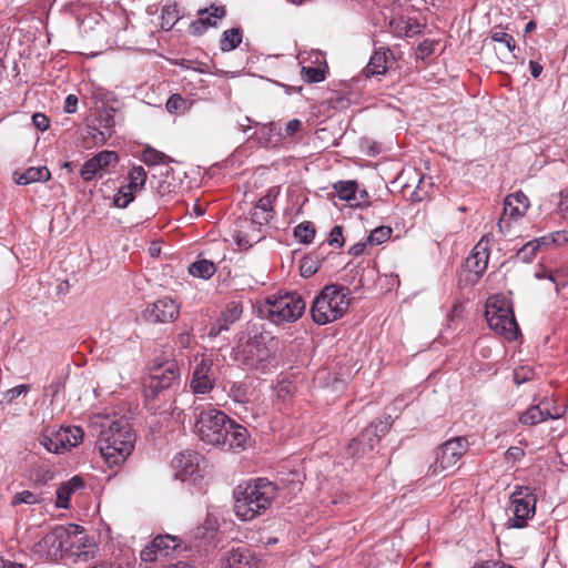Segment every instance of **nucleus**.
<instances>
[{
	"mask_svg": "<svg viewBox=\"0 0 568 568\" xmlns=\"http://www.w3.org/2000/svg\"><path fill=\"white\" fill-rule=\"evenodd\" d=\"M278 495L277 486L266 478H255L237 485L233 491L234 511L241 520L263 515Z\"/></svg>",
	"mask_w": 568,
	"mask_h": 568,
	"instance_id": "obj_1",
	"label": "nucleus"
},
{
	"mask_svg": "<svg viewBox=\"0 0 568 568\" xmlns=\"http://www.w3.org/2000/svg\"><path fill=\"white\" fill-rule=\"evenodd\" d=\"M135 443L129 419L124 416L114 419L106 418L101 424L98 439L102 457L110 465H121L132 454Z\"/></svg>",
	"mask_w": 568,
	"mask_h": 568,
	"instance_id": "obj_2",
	"label": "nucleus"
},
{
	"mask_svg": "<svg viewBox=\"0 0 568 568\" xmlns=\"http://www.w3.org/2000/svg\"><path fill=\"white\" fill-rule=\"evenodd\" d=\"M278 339L265 329L255 328L248 333L245 343L237 345L236 358L250 368L264 367L274 358Z\"/></svg>",
	"mask_w": 568,
	"mask_h": 568,
	"instance_id": "obj_3",
	"label": "nucleus"
},
{
	"mask_svg": "<svg viewBox=\"0 0 568 568\" xmlns=\"http://www.w3.org/2000/svg\"><path fill=\"white\" fill-rule=\"evenodd\" d=\"M349 288L338 284L326 285L314 298L311 315L318 325L341 318L349 306Z\"/></svg>",
	"mask_w": 568,
	"mask_h": 568,
	"instance_id": "obj_4",
	"label": "nucleus"
},
{
	"mask_svg": "<svg viewBox=\"0 0 568 568\" xmlns=\"http://www.w3.org/2000/svg\"><path fill=\"white\" fill-rule=\"evenodd\" d=\"M180 369L175 361H166L152 368L144 384L146 407L156 409V400H165L171 387L179 383Z\"/></svg>",
	"mask_w": 568,
	"mask_h": 568,
	"instance_id": "obj_5",
	"label": "nucleus"
},
{
	"mask_svg": "<svg viewBox=\"0 0 568 568\" xmlns=\"http://www.w3.org/2000/svg\"><path fill=\"white\" fill-rule=\"evenodd\" d=\"M485 316L489 327L509 341L517 338L519 327L511 304L504 296H493L486 302Z\"/></svg>",
	"mask_w": 568,
	"mask_h": 568,
	"instance_id": "obj_6",
	"label": "nucleus"
},
{
	"mask_svg": "<svg viewBox=\"0 0 568 568\" xmlns=\"http://www.w3.org/2000/svg\"><path fill=\"white\" fill-rule=\"evenodd\" d=\"M537 497L528 486H515L509 496V504L506 508L508 515L507 525L510 528L521 529L535 516Z\"/></svg>",
	"mask_w": 568,
	"mask_h": 568,
	"instance_id": "obj_7",
	"label": "nucleus"
},
{
	"mask_svg": "<svg viewBox=\"0 0 568 568\" xmlns=\"http://www.w3.org/2000/svg\"><path fill=\"white\" fill-rule=\"evenodd\" d=\"M390 416L373 420L358 436L351 439L344 449V456L361 459L367 456L392 427Z\"/></svg>",
	"mask_w": 568,
	"mask_h": 568,
	"instance_id": "obj_8",
	"label": "nucleus"
},
{
	"mask_svg": "<svg viewBox=\"0 0 568 568\" xmlns=\"http://www.w3.org/2000/svg\"><path fill=\"white\" fill-rule=\"evenodd\" d=\"M226 423H230V416L216 408L201 409L195 418V433L199 438L209 445L217 446L225 443Z\"/></svg>",
	"mask_w": 568,
	"mask_h": 568,
	"instance_id": "obj_9",
	"label": "nucleus"
},
{
	"mask_svg": "<svg viewBox=\"0 0 568 568\" xmlns=\"http://www.w3.org/2000/svg\"><path fill=\"white\" fill-rule=\"evenodd\" d=\"M266 304L270 321L277 325L296 322L306 308L305 301L295 292L270 296Z\"/></svg>",
	"mask_w": 568,
	"mask_h": 568,
	"instance_id": "obj_10",
	"label": "nucleus"
},
{
	"mask_svg": "<svg viewBox=\"0 0 568 568\" xmlns=\"http://www.w3.org/2000/svg\"><path fill=\"white\" fill-rule=\"evenodd\" d=\"M70 534L62 526H55L51 531L45 534L41 540L33 546V552L39 558L45 560H55L62 557L63 548L69 542Z\"/></svg>",
	"mask_w": 568,
	"mask_h": 568,
	"instance_id": "obj_11",
	"label": "nucleus"
},
{
	"mask_svg": "<svg viewBox=\"0 0 568 568\" xmlns=\"http://www.w3.org/2000/svg\"><path fill=\"white\" fill-rule=\"evenodd\" d=\"M469 448L466 437L459 436L446 440L436 450L435 471L453 469Z\"/></svg>",
	"mask_w": 568,
	"mask_h": 568,
	"instance_id": "obj_12",
	"label": "nucleus"
},
{
	"mask_svg": "<svg viewBox=\"0 0 568 568\" xmlns=\"http://www.w3.org/2000/svg\"><path fill=\"white\" fill-rule=\"evenodd\" d=\"M180 315V304L170 296H163L146 305L142 312L145 322L152 324L172 323Z\"/></svg>",
	"mask_w": 568,
	"mask_h": 568,
	"instance_id": "obj_13",
	"label": "nucleus"
},
{
	"mask_svg": "<svg viewBox=\"0 0 568 568\" xmlns=\"http://www.w3.org/2000/svg\"><path fill=\"white\" fill-rule=\"evenodd\" d=\"M213 361L202 356L195 359L194 367L190 379V388L196 395H205L210 393L215 385L213 376Z\"/></svg>",
	"mask_w": 568,
	"mask_h": 568,
	"instance_id": "obj_14",
	"label": "nucleus"
},
{
	"mask_svg": "<svg viewBox=\"0 0 568 568\" xmlns=\"http://www.w3.org/2000/svg\"><path fill=\"white\" fill-rule=\"evenodd\" d=\"M119 156L114 151H101L87 160L80 170V175L85 182L94 180L97 176H102L103 173L111 166L116 164Z\"/></svg>",
	"mask_w": 568,
	"mask_h": 568,
	"instance_id": "obj_15",
	"label": "nucleus"
},
{
	"mask_svg": "<svg viewBox=\"0 0 568 568\" xmlns=\"http://www.w3.org/2000/svg\"><path fill=\"white\" fill-rule=\"evenodd\" d=\"M202 456L194 450H184L179 453L172 460V467L175 470L174 477L182 481L187 479L196 480Z\"/></svg>",
	"mask_w": 568,
	"mask_h": 568,
	"instance_id": "obj_16",
	"label": "nucleus"
},
{
	"mask_svg": "<svg viewBox=\"0 0 568 568\" xmlns=\"http://www.w3.org/2000/svg\"><path fill=\"white\" fill-rule=\"evenodd\" d=\"M226 14L225 7L211 6L199 10L200 18L192 21L189 31L193 36H202L210 27H216L217 21Z\"/></svg>",
	"mask_w": 568,
	"mask_h": 568,
	"instance_id": "obj_17",
	"label": "nucleus"
},
{
	"mask_svg": "<svg viewBox=\"0 0 568 568\" xmlns=\"http://www.w3.org/2000/svg\"><path fill=\"white\" fill-rule=\"evenodd\" d=\"M250 439V434L246 427L237 424L230 417V423H226L225 443L217 444L223 450H243Z\"/></svg>",
	"mask_w": 568,
	"mask_h": 568,
	"instance_id": "obj_18",
	"label": "nucleus"
},
{
	"mask_svg": "<svg viewBox=\"0 0 568 568\" xmlns=\"http://www.w3.org/2000/svg\"><path fill=\"white\" fill-rule=\"evenodd\" d=\"M278 193V186L270 187L265 195L256 202L251 213V220L253 223L265 225L272 220L274 213L273 203L276 200Z\"/></svg>",
	"mask_w": 568,
	"mask_h": 568,
	"instance_id": "obj_19",
	"label": "nucleus"
},
{
	"mask_svg": "<svg viewBox=\"0 0 568 568\" xmlns=\"http://www.w3.org/2000/svg\"><path fill=\"white\" fill-rule=\"evenodd\" d=\"M488 244L489 235H484L467 258V266L475 274L476 278H479L487 268L489 257Z\"/></svg>",
	"mask_w": 568,
	"mask_h": 568,
	"instance_id": "obj_20",
	"label": "nucleus"
},
{
	"mask_svg": "<svg viewBox=\"0 0 568 568\" xmlns=\"http://www.w3.org/2000/svg\"><path fill=\"white\" fill-rule=\"evenodd\" d=\"M389 59L394 60V53L388 47L376 49L364 69L366 77L371 78L386 73Z\"/></svg>",
	"mask_w": 568,
	"mask_h": 568,
	"instance_id": "obj_21",
	"label": "nucleus"
},
{
	"mask_svg": "<svg viewBox=\"0 0 568 568\" xmlns=\"http://www.w3.org/2000/svg\"><path fill=\"white\" fill-rule=\"evenodd\" d=\"M529 207L528 197L523 192L509 194L504 201V214L517 220L525 215Z\"/></svg>",
	"mask_w": 568,
	"mask_h": 568,
	"instance_id": "obj_22",
	"label": "nucleus"
},
{
	"mask_svg": "<svg viewBox=\"0 0 568 568\" xmlns=\"http://www.w3.org/2000/svg\"><path fill=\"white\" fill-rule=\"evenodd\" d=\"M84 487V481L81 476H73L68 481L63 483L57 489V500L55 506L58 508L68 509L70 507V499L72 494L82 489Z\"/></svg>",
	"mask_w": 568,
	"mask_h": 568,
	"instance_id": "obj_23",
	"label": "nucleus"
},
{
	"mask_svg": "<svg viewBox=\"0 0 568 568\" xmlns=\"http://www.w3.org/2000/svg\"><path fill=\"white\" fill-rule=\"evenodd\" d=\"M227 568H251L253 556L246 547L232 548L224 554Z\"/></svg>",
	"mask_w": 568,
	"mask_h": 568,
	"instance_id": "obj_24",
	"label": "nucleus"
},
{
	"mask_svg": "<svg viewBox=\"0 0 568 568\" xmlns=\"http://www.w3.org/2000/svg\"><path fill=\"white\" fill-rule=\"evenodd\" d=\"M227 396L235 405L246 409V405L251 402V392L247 384L242 382H229L225 386Z\"/></svg>",
	"mask_w": 568,
	"mask_h": 568,
	"instance_id": "obj_25",
	"label": "nucleus"
},
{
	"mask_svg": "<svg viewBox=\"0 0 568 568\" xmlns=\"http://www.w3.org/2000/svg\"><path fill=\"white\" fill-rule=\"evenodd\" d=\"M51 178V173L47 166H31L23 173L19 174L16 182L20 185H28L34 182H47Z\"/></svg>",
	"mask_w": 568,
	"mask_h": 568,
	"instance_id": "obj_26",
	"label": "nucleus"
},
{
	"mask_svg": "<svg viewBox=\"0 0 568 568\" xmlns=\"http://www.w3.org/2000/svg\"><path fill=\"white\" fill-rule=\"evenodd\" d=\"M216 272V266L212 261L199 258L189 266V273L199 278L209 280Z\"/></svg>",
	"mask_w": 568,
	"mask_h": 568,
	"instance_id": "obj_27",
	"label": "nucleus"
},
{
	"mask_svg": "<svg viewBox=\"0 0 568 568\" xmlns=\"http://www.w3.org/2000/svg\"><path fill=\"white\" fill-rule=\"evenodd\" d=\"M243 32L241 28H231L225 30L220 39L221 51L229 52L236 49L241 44Z\"/></svg>",
	"mask_w": 568,
	"mask_h": 568,
	"instance_id": "obj_28",
	"label": "nucleus"
},
{
	"mask_svg": "<svg viewBox=\"0 0 568 568\" xmlns=\"http://www.w3.org/2000/svg\"><path fill=\"white\" fill-rule=\"evenodd\" d=\"M243 314V304L239 301H231L225 305V308L220 315V320L230 328L235 322H237Z\"/></svg>",
	"mask_w": 568,
	"mask_h": 568,
	"instance_id": "obj_29",
	"label": "nucleus"
},
{
	"mask_svg": "<svg viewBox=\"0 0 568 568\" xmlns=\"http://www.w3.org/2000/svg\"><path fill=\"white\" fill-rule=\"evenodd\" d=\"M57 434H63V450L75 447L83 439V430L79 426L61 427Z\"/></svg>",
	"mask_w": 568,
	"mask_h": 568,
	"instance_id": "obj_30",
	"label": "nucleus"
},
{
	"mask_svg": "<svg viewBox=\"0 0 568 568\" xmlns=\"http://www.w3.org/2000/svg\"><path fill=\"white\" fill-rule=\"evenodd\" d=\"M333 189L337 196L343 201H357V182L356 181H338L333 184Z\"/></svg>",
	"mask_w": 568,
	"mask_h": 568,
	"instance_id": "obj_31",
	"label": "nucleus"
},
{
	"mask_svg": "<svg viewBox=\"0 0 568 568\" xmlns=\"http://www.w3.org/2000/svg\"><path fill=\"white\" fill-rule=\"evenodd\" d=\"M545 244H547L545 237L527 242L517 251L516 256L518 260L525 263H530L536 256L537 252L540 250V247Z\"/></svg>",
	"mask_w": 568,
	"mask_h": 568,
	"instance_id": "obj_32",
	"label": "nucleus"
},
{
	"mask_svg": "<svg viewBox=\"0 0 568 568\" xmlns=\"http://www.w3.org/2000/svg\"><path fill=\"white\" fill-rule=\"evenodd\" d=\"M93 121L97 123V128L102 131L100 141H108L113 134L115 125L114 115L110 112H104L99 114Z\"/></svg>",
	"mask_w": 568,
	"mask_h": 568,
	"instance_id": "obj_33",
	"label": "nucleus"
},
{
	"mask_svg": "<svg viewBox=\"0 0 568 568\" xmlns=\"http://www.w3.org/2000/svg\"><path fill=\"white\" fill-rule=\"evenodd\" d=\"M153 548H156L160 556H169L171 550H175L180 544L175 536L164 535L158 536L153 540Z\"/></svg>",
	"mask_w": 568,
	"mask_h": 568,
	"instance_id": "obj_34",
	"label": "nucleus"
},
{
	"mask_svg": "<svg viewBox=\"0 0 568 568\" xmlns=\"http://www.w3.org/2000/svg\"><path fill=\"white\" fill-rule=\"evenodd\" d=\"M322 263V260L320 258V255L315 252L310 253L303 257L300 265V273L303 277L308 278L312 275H314L320 265Z\"/></svg>",
	"mask_w": 568,
	"mask_h": 568,
	"instance_id": "obj_35",
	"label": "nucleus"
},
{
	"mask_svg": "<svg viewBox=\"0 0 568 568\" xmlns=\"http://www.w3.org/2000/svg\"><path fill=\"white\" fill-rule=\"evenodd\" d=\"M146 178H148V174L143 166H141V165L132 166V169L129 172L130 181L126 184L128 189H131L135 192H140L145 185Z\"/></svg>",
	"mask_w": 568,
	"mask_h": 568,
	"instance_id": "obj_36",
	"label": "nucleus"
},
{
	"mask_svg": "<svg viewBox=\"0 0 568 568\" xmlns=\"http://www.w3.org/2000/svg\"><path fill=\"white\" fill-rule=\"evenodd\" d=\"M41 445L50 453L60 454L63 450V434L52 432L50 435L44 434L40 437Z\"/></svg>",
	"mask_w": 568,
	"mask_h": 568,
	"instance_id": "obj_37",
	"label": "nucleus"
},
{
	"mask_svg": "<svg viewBox=\"0 0 568 568\" xmlns=\"http://www.w3.org/2000/svg\"><path fill=\"white\" fill-rule=\"evenodd\" d=\"M304 478L302 471L292 470L281 477V483L287 487L290 493H296L301 490Z\"/></svg>",
	"mask_w": 568,
	"mask_h": 568,
	"instance_id": "obj_38",
	"label": "nucleus"
},
{
	"mask_svg": "<svg viewBox=\"0 0 568 568\" xmlns=\"http://www.w3.org/2000/svg\"><path fill=\"white\" fill-rule=\"evenodd\" d=\"M315 226L310 221L302 222L294 229V236L304 244L311 243L315 237Z\"/></svg>",
	"mask_w": 568,
	"mask_h": 568,
	"instance_id": "obj_39",
	"label": "nucleus"
},
{
	"mask_svg": "<svg viewBox=\"0 0 568 568\" xmlns=\"http://www.w3.org/2000/svg\"><path fill=\"white\" fill-rule=\"evenodd\" d=\"M417 184L412 193V200L414 202H420L428 195V190L432 187L430 178H425L419 173H415Z\"/></svg>",
	"mask_w": 568,
	"mask_h": 568,
	"instance_id": "obj_40",
	"label": "nucleus"
},
{
	"mask_svg": "<svg viewBox=\"0 0 568 568\" xmlns=\"http://www.w3.org/2000/svg\"><path fill=\"white\" fill-rule=\"evenodd\" d=\"M547 420L545 418V415H542V412L540 410L539 406L536 404V405H531L527 410H525L520 417H519V422L523 424V425H537L541 422H545Z\"/></svg>",
	"mask_w": 568,
	"mask_h": 568,
	"instance_id": "obj_41",
	"label": "nucleus"
},
{
	"mask_svg": "<svg viewBox=\"0 0 568 568\" xmlns=\"http://www.w3.org/2000/svg\"><path fill=\"white\" fill-rule=\"evenodd\" d=\"M179 21V11L175 6H164L161 13V28L171 30Z\"/></svg>",
	"mask_w": 568,
	"mask_h": 568,
	"instance_id": "obj_42",
	"label": "nucleus"
},
{
	"mask_svg": "<svg viewBox=\"0 0 568 568\" xmlns=\"http://www.w3.org/2000/svg\"><path fill=\"white\" fill-rule=\"evenodd\" d=\"M325 68L302 67L301 77L307 83H317L325 80Z\"/></svg>",
	"mask_w": 568,
	"mask_h": 568,
	"instance_id": "obj_43",
	"label": "nucleus"
},
{
	"mask_svg": "<svg viewBox=\"0 0 568 568\" xmlns=\"http://www.w3.org/2000/svg\"><path fill=\"white\" fill-rule=\"evenodd\" d=\"M545 415V418L548 419H558L562 415V410L555 405L552 398L545 397L537 404Z\"/></svg>",
	"mask_w": 568,
	"mask_h": 568,
	"instance_id": "obj_44",
	"label": "nucleus"
},
{
	"mask_svg": "<svg viewBox=\"0 0 568 568\" xmlns=\"http://www.w3.org/2000/svg\"><path fill=\"white\" fill-rule=\"evenodd\" d=\"M135 191L128 189V185L121 186L113 196V204L120 209H125L135 197Z\"/></svg>",
	"mask_w": 568,
	"mask_h": 568,
	"instance_id": "obj_45",
	"label": "nucleus"
},
{
	"mask_svg": "<svg viewBox=\"0 0 568 568\" xmlns=\"http://www.w3.org/2000/svg\"><path fill=\"white\" fill-rule=\"evenodd\" d=\"M169 159V156L153 148H145L142 152V161L149 165H159L161 163H165V161Z\"/></svg>",
	"mask_w": 568,
	"mask_h": 568,
	"instance_id": "obj_46",
	"label": "nucleus"
},
{
	"mask_svg": "<svg viewBox=\"0 0 568 568\" xmlns=\"http://www.w3.org/2000/svg\"><path fill=\"white\" fill-rule=\"evenodd\" d=\"M392 232L389 226H378L369 233L367 242L371 245H379L390 237Z\"/></svg>",
	"mask_w": 568,
	"mask_h": 568,
	"instance_id": "obj_47",
	"label": "nucleus"
},
{
	"mask_svg": "<svg viewBox=\"0 0 568 568\" xmlns=\"http://www.w3.org/2000/svg\"><path fill=\"white\" fill-rule=\"evenodd\" d=\"M40 501L39 497L29 490H23L14 494L12 497L10 505L11 506H18V505H34Z\"/></svg>",
	"mask_w": 568,
	"mask_h": 568,
	"instance_id": "obj_48",
	"label": "nucleus"
},
{
	"mask_svg": "<svg viewBox=\"0 0 568 568\" xmlns=\"http://www.w3.org/2000/svg\"><path fill=\"white\" fill-rule=\"evenodd\" d=\"M491 40L503 43L509 51H514L516 48L514 37L505 32L503 29H495L491 32Z\"/></svg>",
	"mask_w": 568,
	"mask_h": 568,
	"instance_id": "obj_49",
	"label": "nucleus"
},
{
	"mask_svg": "<svg viewBox=\"0 0 568 568\" xmlns=\"http://www.w3.org/2000/svg\"><path fill=\"white\" fill-rule=\"evenodd\" d=\"M277 398L285 402L291 398L295 393V386L291 382L280 381L275 386Z\"/></svg>",
	"mask_w": 568,
	"mask_h": 568,
	"instance_id": "obj_50",
	"label": "nucleus"
},
{
	"mask_svg": "<svg viewBox=\"0 0 568 568\" xmlns=\"http://www.w3.org/2000/svg\"><path fill=\"white\" fill-rule=\"evenodd\" d=\"M186 101L180 94H172L166 101V110L170 113H180L185 110Z\"/></svg>",
	"mask_w": 568,
	"mask_h": 568,
	"instance_id": "obj_51",
	"label": "nucleus"
},
{
	"mask_svg": "<svg viewBox=\"0 0 568 568\" xmlns=\"http://www.w3.org/2000/svg\"><path fill=\"white\" fill-rule=\"evenodd\" d=\"M423 26L416 19L404 20L403 34L405 38H412L422 33Z\"/></svg>",
	"mask_w": 568,
	"mask_h": 568,
	"instance_id": "obj_52",
	"label": "nucleus"
},
{
	"mask_svg": "<svg viewBox=\"0 0 568 568\" xmlns=\"http://www.w3.org/2000/svg\"><path fill=\"white\" fill-rule=\"evenodd\" d=\"M532 369L529 367H518L514 371V381L516 384L520 385L532 377Z\"/></svg>",
	"mask_w": 568,
	"mask_h": 568,
	"instance_id": "obj_53",
	"label": "nucleus"
},
{
	"mask_svg": "<svg viewBox=\"0 0 568 568\" xmlns=\"http://www.w3.org/2000/svg\"><path fill=\"white\" fill-rule=\"evenodd\" d=\"M329 245L342 247L344 245L343 229L339 225H335L329 232L328 239Z\"/></svg>",
	"mask_w": 568,
	"mask_h": 568,
	"instance_id": "obj_54",
	"label": "nucleus"
},
{
	"mask_svg": "<svg viewBox=\"0 0 568 568\" xmlns=\"http://www.w3.org/2000/svg\"><path fill=\"white\" fill-rule=\"evenodd\" d=\"M436 42L425 39L417 47V52L422 58L428 57L434 53Z\"/></svg>",
	"mask_w": 568,
	"mask_h": 568,
	"instance_id": "obj_55",
	"label": "nucleus"
},
{
	"mask_svg": "<svg viewBox=\"0 0 568 568\" xmlns=\"http://www.w3.org/2000/svg\"><path fill=\"white\" fill-rule=\"evenodd\" d=\"M159 551L156 548H153V542H151L150 546H146L144 549L141 550L140 557L145 562H152L154 561L158 556Z\"/></svg>",
	"mask_w": 568,
	"mask_h": 568,
	"instance_id": "obj_56",
	"label": "nucleus"
},
{
	"mask_svg": "<svg viewBox=\"0 0 568 568\" xmlns=\"http://www.w3.org/2000/svg\"><path fill=\"white\" fill-rule=\"evenodd\" d=\"M32 122L34 126L41 131H45L50 124L48 116L43 113H34L32 115Z\"/></svg>",
	"mask_w": 568,
	"mask_h": 568,
	"instance_id": "obj_57",
	"label": "nucleus"
},
{
	"mask_svg": "<svg viewBox=\"0 0 568 568\" xmlns=\"http://www.w3.org/2000/svg\"><path fill=\"white\" fill-rule=\"evenodd\" d=\"M524 455H525V452L523 448L517 447V446H511L506 450L505 458L507 460L518 462L524 457Z\"/></svg>",
	"mask_w": 568,
	"mask_h": 568,
	"instance_id": "obj_58",
	"label": "nucleus"
},
{
	"mask_svg": "<svg viewBox=\"0 0 568 568\" xmlns=\"http://www.w3.org/2000/svg\"><path fill=\"white\" fill-rule=\"evenodd\" d=\"M88 133L91 136L93 144L102 145L106 141H100V136L102 135V131L97 128V123L92 121V124L88 126Z\"/></svg>",
	"mask_w": 568,
	"mask_h": 568,
	"instance_id": "obj_59",
	"label": "nucleus"
},
{
	"mask_svg": "<svg viewBox=\"0 0 568 568\" xmlns=\"http://www.w3.org/2000/svg\"><path fill=\"white\" fill-rule=\"evenodd\" d=\"M403 27H404V19L403 18L393 19V20L389 21V30L397 38H403L404 37V34H403Z\"/></svg>",
	"mask_w": 568,
	"mask_h": 568,
	"instance_id": "obj_60",
	"label": "nucleus"
},
{
	"mask_svg": "<svg viewBox=\"0 0 568 568\" xmlns=\"http://www.w3.org/2000/svg\"><path fill=\"white\" fill-rule=\"evenodd\" d=\"M229 328L223 324V322L217 318L214 323L211 324L207 335L210 337L219 336L223 331H227Z\"/></svg>",
	"mask_w": 568,
	"mask_h": 568,
	"instance_id": "obj_61",
	"label": "nucleus"
},
{
	"mask_svg": "<svg viewBox=\"0 0 568 568\" xmlns=\"http://www.w3.org/2000/svg\"><path fill=\"white\" fill-rule=\"evenodd\" d=\"M28 388L29 386L24 384L12 387L7 392L8 400L12 402L13 399L18 398L21 394L26 393Z\"/></svg>",
	"mask_w": 568,
	"mask_h": 568,
	"instance_id": "obj_62",
	"label": "nucleus"
},
{
	"mask_svg": "<svg viewBox=\"0 0 568 568\" xmlns=\"http://www.w3.org/2000/svg\"><path fill=\"white\" fill-rule=\"evenodd\" d=\"M78 98L74 94H69L64 101V111L67 113H74L77 111Z\"/></svg>",
	"mask_w": 568,
	"mask_h": 568,
	"instance_id": "obj_63",
	"label": "nucleus"
},
{
	"mask_svg": "<svg viewBox=\"0 0 568 568\" xmlns=\"http://www.w3.org/2000/svg\"><path fill=\"white\" fill-rule=\"evenodd\" d=\"M558 211L564 219L568 220V193H560V201L558 203Z\"/></svg>",
	"mask_w": 568,
	"mask_h": 568,
	"instance_id": "obj_64",
	"label": "nucleus"
}]
</instances>
